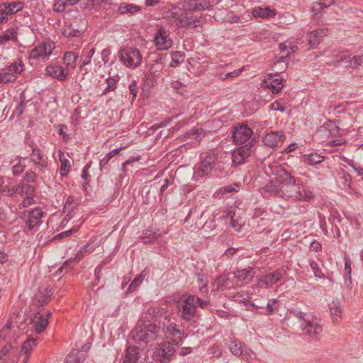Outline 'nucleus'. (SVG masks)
Wrapping results in <instances>:
<instances>
[{
  "label": "nucleus",
  "mask_w": 363,
  "mask_h": 363,
  "mask_svg": "<svg viewBox=\"0 0 363 363\" xmlns=\"http://www.w3.org/2000/svg\"><path fill=\"white\" fill-rule=\"evenodd\" d=\"M96 52L95 48H92L86 54V57L83 60L82 63L79 66L80 70L83 69V67L90 64L91 58Z\"/></svg>",
  "instance_id": "nucleus-52"
},
{
  "label": "nucleus",
  "mask_w": 363,
  "mask_h": 363,
  "mask_svg": "<svg viewBox=\"0 0 363 363\" xmlns=\"http://www.w3.org/2000/svg\"><path fill=\"white\" fill-rule=\"evenodd\" d=\"M78 54L72 51L66 52L63 56V62L66 65L65 69L69 72L70 69H74L76 67Z\"/></svg>",
  "instance_id": "nucleus-32"
},
{
  "label": "nucleus",
  "mask_w": 363,
  "mask_h": 363,
  "mask_svg": "<svg viewBox=\"0 0 363 363\" xmlns=\"http://www.w3.org/2000/svg\"><path fill=\"white\" fill-rule=\"evenodd\" d=\"M16 79V77L15 74L11 72H4L0 74V84L1 83H8L14 82Z\"/></svg>",
  "instance_id": "nucleus-49"
},
{
  "label": "nucleus",
  "mask_w": 363,
  "mask_h": 363,
  "mask_svg": "<svg viewBox=\"0 0 363 363\" xmlns=\"http://www.w3.org/2000/svg\"><path fill=\"white\" fill-rule=\"evenodd\" d=\"M210 301L202 299L193 294L182 295L177 303L178 315L180 319L190 325H196V319L199 317L197 307L202 309H208Z\"/></svg>",
  "instance_id": "nucleus-1"
},
{
  "label": "nucleus",
  "mask_w": 363,
  "mask_h": 363,
  "mask_svg": "<svg viewBox=\"0 0 363 363\" xmlns=\"http://www.w3.org/2000/svg\"><path fill=\"white\" fill-rule=\"evenodd\" d=\"M43 216V212L39 207H36L30 211L27 210L22 212L21 218L26 222V226L29 230H33L35 226L41 225V218Z\"/></svg>",
  "instance_id": "nucleus-12"
},
{
  "label": "nucleus",
  "mask_w": 363,
  "mask_h": 363,
  "mask_svg": "<svg viewBox=\"0 0 363 363\" xmlns=\"http://www.w3.org/2000/svg\"><path fill=\"white\" fill-rule=\"evenodd\" d=\"M36 339L29 338L22 345L21 352L25 354V357L23 359V363H27L28 362L29 355L33 347L36 345Z\"/></svg>",
  "instance_id": "nucleus-33"
},
{
  "label": "nucleus",
  "mask_w": 363,
  "mask_h": 363,
  "mask_svg": "<svg viewBox=\"0 0 363 363\" xmlns=\"http://www.w3.org/2000/svg\"><path fill=\"white\" fill-rule=\"evenodd\" d=\"M286 138L283 131H267L262 138L264 145L269 147H275L279 145Z\"/></svg>",
  "instance_id": "nucleus-17"
},
{
  "label": "nucleus",
  "mask_w": 363,
  "mask_h": 363,
  "mask_svg": "<svg viewBox=\"0 0 363 363\" xmlns=\"http://www.w3.org/2000/svg\"><path fill=\"white\" fill-rule=\"evenodd\" d=\"M55 48V45L52 41L42 42L30 50L28 58L34 60H48Z\"/></svg>",
  "instance_id": "nucleus-8"
},
{
  "label": "nucleus",
  "mask_w": 363,
  "mask_h": 363,
  "mask_svg": "<svg viewBox=\"0 0 363 363\" xmlns=\"http://www.w3.org/2000/svg\"><path fill=\"white\" fill-rule=\"evenodd\" d=\"M67 6L65 0H55L53 4V11L57 13H62Z\"/></svg>",
  "instance_id": "nucleus-50"
},
{
  "label": "nucleus",
  "mask_w": 363,
  "mask_h": 363,
  "mask_svg": "<svg viewBox=\"0 0 363 363\" xmlns=\"http://www.w3.org/2000/svg\"><path fill=\"white\" fill-rule=\"evenodd\" d=\"M20 99H21V102L19 103V104L18 105V106L16 108V112L18 113V115H21L23 113V112L24 111V108L26 106V104L28 101H26L25 96L23 93L21 94Z\"/></svg>",
  "instance_id": "nucleus-60"
},
{
  "label": "nucleus",
  "mask_w": 363,
  "mask_h": 363,
  "mask_svg": "<svg viewBox=\"0 0 363 363\" xmlns=\"http://www.w3.org/2000/svg\"><path fill=\"white\" fill-rule=\"evenodd\" d=\"M323 160V157L317 153L303 155L301 157V161L303 162L312 166L320 164Z\"/></svg>",
  "instance_id": "nucleus-38"
},
{
  "label": "nucleus",
  "mask_w": 363,
  "mask_h": 363,
  "mask_svg": "<svg viewBox=\"0 0 363 363\" xmlns=\"http://www.w3.org/2000/svg\"><path fill=\"white\" fill-rule=\"evenodd\" d=\"M128 146H129V144H128L127 145H125V146H121L118 148L114 149V150L110 151L109 152H108L100 161L99 167H100L101 171L108 170L109 169L108 162L111 160V159L113 158V157H115L116 155H118L121 150H125Z\"/></svg>",
  "instance_id": "nucleus-26"
},
{
  "label": "nucleus",
  "mask_w": 363,
  "mask_h": 363,
  "mask_svg": "<svg viewBox=\"0 0 363 363\" xmlns=\"http://www.w3.org/2000/svg\"><path fill=\"white\" fill-rule=\"evenodd\" d=\"M138 357V347L129 346L126 350L125 357L123 363H137Z\"/></svg>",
  "instance_id": "nucleus-34"
},
{
  "label": "nucleus",
  "mask_w": 363,
  "mask_h": 363,
  "mask_svg": "<svg viewBox=\"0 0 363 363\" xmlns=\"http://www.w3.org/2000/svg\"><path fill=\"white\" fill-rule=\"evenodd\" d=\"M172 87L177 91L178 93L182 94L184 90V84H183L179 81H174L172 83Z\"/></svg>",
  "instance_id": "nucleus-63"
},
{
  "label": "nucleus",
  "mask_w": 363,
  "mask_h": 363,
  "mask_svg": "<svg viewBox=\"0 0 363 363\" xmlns=\"http://www.w3.org/2000/svg\"><path fill=\"white\" fill-rule=\"evenodd\" d=\"M160 236V234H157L156 233H154L152 234L150 233L149 235H147V233H145V235L142 238L143 240V242L147 244V243L153 242Z\"/></svg>",
  "instance_id": "nucleus-55"
},
{
  "label": "nucleus",
  "mask_w": 363,
  "mask_h": 363,
  "mask_svg": "<svg viewBox=\"0 0 363 363\" xmlns=\"http://www.w3.org/2000/svg\"><path fill=\"white\" fill-rule=\"evenodd\" d=\"M164 333V329L156 323L141 322L132 330L131 336L136 342L148 343L152 342Z\"/></svg>",
  "instance_id": "nucleus-2"
},
{
  "label": "nucleus",
  "mask_w": 363,
  "mask_h": 363,
  "mask_svg": "<svg viewBox=\"0 0 363 363\" xmlns=\"http://www.w3.org/2000/svg\"><path fill=\"white\" fill-rule=\"evenodd\" d=\"M0 8L9 18V16L21 11L24 8V3L23 1L4 2L0 4Z\"/></svg>",
  "instance_id": "nucleus-21"
},
{
  "label": "nucleus",
  "mask_w": 363,
  "mask_h": 363,
  "mask_svg": "<svg viewBox=\"0 0 363 363\" xmlns=\"http://www.w3.org/2000/svg\"><path fill=\"white\" fill-rule=\"evenodd\" d=\"M46 75L57 79L60 82L67 80L69 71L60 65H48L45 67Z\"/></svg>",
  "instance_id": "nucleus-20"
},
{
  "label": "nucleus",
  "mask_w": 363,
  "mask_h": 363,
  "mask_svg": "<svg viewBox=\"0 0 363 363\" xmlns=\"http://www.w3.org/2000/svg\"><path fill=\"white\" fill-rule=\"evenodd\" d=\"M330 311L335 323H337L341 317L342 310L340 304L337 301H333L329 305Z\"/></svg>",
  "instance_id": "nucleus-42"
},
{
  "label": "nucleus",
  "mask_w": 363,
  "mask_h": 363,
  "mask_svg": "<svg viewBox=\"0 0 363 363\" xmlns=\"http://www.w3.org/2000/svg\"><path fill=\"white\" fill-rule=\"evenodd\" d=\"M286 271L279 268L275 271L267 272L260 276L257 281V285L262 289H269L280 281L284 277Z\"/></svg>",
  "instance_id": "nucleus-9"
},
{
  "label": "nucleus",
  "mask_w": 363,
  "mask_h": 363,
  "mask_svg": "<svg viewBox=\"0 0 363 363\" xmlns=\"http://www.w3.org/2000/svg\"><path fill=\"white\" fill-rule=\"evenodd\" d=\"M25 165L18 162L16 164L13 165L12 168V173L14 176H19L25 169Z\"/></svg>",
  "instance_id": "nucleus-59"
},
{
  "label": "nucleus",
  "mask_w": 363,
  "mask_h": 363,
  "mask_svg": "<svg viewBox=\"0 0 363 363\" xmlns=\"http://www.w3.org/2000/svg\"><path fill=\"white\" fill-rule=\"evenodd\" d=\"M234 214L232 212L228 213L227 217L230 218V225L235 228L236 230H239L240 229V224L238 222V220L233 218Z\"/></svg>",
  "instance_id": "nucleus-64"
},
{
  "label": "nucleus",
  "mask_w": 363,
  "mask_h": 363,
  "mask_svg": "<svg viewBox=\"0 0 363 363\" xmlns=\"http://www.w3.org/2000/svg\"><path fill=\"white\" fill-rule=\"evenodd\" d=\"M17 34L16 28H10L7 29L3 33L0 34V45H4L10 40H16Z\"/></svg>",
  "instance_id": "nucleus-40"
},
{
  "label": "nucleus",
  "mask_w": 363,
  "mask_h": 363,
  "mask_svg": "<svg viewBox=\"0 0 363 363\" xmlns=\"http://www.w3.org/2000/svg\"><path fill=\"white\" fill-rule=\"evenodd\" d=\"M197 283L199 290L203 293H207V285L208 284V277L202 274H197Z\"/></svg>",
  "instance_id": "nucleus-46"
},
{
  "label": "nucleus",
  "mask_w": 363,
  "mask_h": 363,
  "mask_svg": "<svg viewBox=\"0 0 363 363\" xmlns=\"http://www.w3.org/2000/svg\"><path fill=\"white\" fill-rule=\"evenodd\" d=\"M9 72L12 74H19L23 70V65L21 63H12L8 68Z\"/></svg>",
  "instance_id": "nucleus-53"
},
{
  "label": "nucleus",
  "mask_w": 363,
  "mask_h": 363,
  "mask_svg": "<svg viewBox=\"0 0 363 363\" xmlns=\"http://www.w3.org/2000/svg\"><path fill=\"white\" fill-rule=\"evenodd\" d=\"M142 281H143L140 279V277H135L131 282L130 285L129 286L128 292L131 293L134 291L140 285Z\"/></svg>",
  "instance_id": "nucleus-61"
},
{
  "label": "nucleus",
  "mask_w": 363,
  "mask_h": 363,
  "mask_svg": "<svg viewBox=\"0 0 363 363\" xmlns=\"http://www.w3.org/2000/svg\"><path fill=\"white\" fill-rule=\"evenodd\" d=\"M106 82H107V86L103 91V94H106L109 91H113V90H115V89L116 87V80L114 79L109 77L106 79Z\"/></svg>",
  "instance_id": "nucleus-57"
},
{
  "label": "nucleus",
  "mask_w": 363,
  "mask_h": 363,
  "mask_svg": "<svg viewBox=\"0 0 363 363\" xmlns=\"http://www.w3.org/2000/svg\"><path fill=\"white\" fill-rule=\"evenodd\" d=\"M183 7L188 11H202L209 9L211 4L209 0H185Z\"/></svg>",
  "instance_id": "nucleus-19"
},
{
  "label": "nucleus",
  "mask_w": 363,
  "mask_h": 363,
  "mask_svg": "<svg viewBox=\"0 0 363 363\" xmlns=\"http://www.w3.org/2000/svg\"><path fill=\"white\" fill-rule=\"evenodd\" d=\"M244 71V67L235 69L233 71H229L228 72L225 74V77L226 79H234L237 77H238L242 72Z\"/></svg>",
  "instance_id": "nucleus-58"
},
{
  "label": "nucleus",
  "mask_w": 363,
  "mask_h": 363,
  "mask_svg": "<svg viewBox=\"0 0 363 363\" xmlns=\"http://www.w3.org/2000/svg\"><path fill=\"white\" fill-rule=\"evenodd\" d=\"M242 359L247 363H257L259 359L257 357L256 353L248 347H245L243 350Z\"/></svg>",
  "instance_id": "nucleus-44"
},
{
  "label": "nucleus",
  "mask_w": 363,
  "mask_h": 363,
  "mask_svg": "<svg viewBox=\"0 0 363 363\" xmlns=\"http://www.w3.org/2000/svg\"><path fill=\"white\" fill-rule=\"evenodd\" d=\"M218 162V155L215 153H207L201 157V160L194 167V177H203L208 175Z\"/></svg>",
  "instance_id": "nucleus-5"
},
{
  "label": "nucleus",
  "mask_w": 363,
  "mask_h": 363,
  "mask_svg": "<svg viewBox=\"0 0 363 363\" xmlns=\"http://www.w3.org/2000/svg\"><path fill=\"white\" fill-rule=\"evenodd\" d=\"M327 33V28H320L310 32L308 35V41L310 47L311 48H316Z\"/></svg>",
  "instance_id": "nucleus-22"
},
{
  "label": "nucleus",
  "mask_w": 363,
  "mask_h": 363,
  "mask_svg": "<svg viewBox=\"0 0 363 363\" xmlns=\"http://www.w3.org/2000/svg\"><path fill=\"white\" fill-rule=\"evenodd\" d=\"M284 79L277 78L276 75L268 74L262 82V87L269 89L273 94L279 93L284 87Z\"/></svg>",
  "instance_id": "nucleus-18"
},
{
  "label": "nucleus",
  "mask_w": 363,
  "mask_h": 363,
  "mask_svg": "<svg viewBox=\"0 0 363 363\" xmlns=\"http://www.w3.org/2000/svg\"><path fill=\"white\" fill-rule=\"evenodd\" d=\"M227 345L231 353L235 356L240 357L244 352L245 348H243L242 342L235 337H230Z\"/></svg>",
  "instance_id": "nucleus-27"
},
{
  "label": "nucleus",
  "mask_w": 363,
  "mask_h": 363,
  "mask_svg": "<svg viewBox=\"0 0 363 363\" xmlns=\"http://www.w3.org/2000/svg\"><path fill=\"white\" fill-rule=\"evenodd\" d=\"M313 198L314 194L312 189L303 185V182L301 180L300 184L298 185V191L297 192L295 201L308 202L313 199Z\"/></svg>",
  "instance_id": "nucleus-23"
},
{
  "label": "nucleus",
  "mask_w": 363,
  "mask_h": 363,
  "mask_svg": "<svg viewBox=\"0 0 363 363\" xmlns=\"http://www.w3.org/2000/svg\"><path fill=\"white\" fill-rule=\"evenodd\" d=\"M159 312V308L155 306L149 307L146 311L143 313L141 322H146L147 323H155V322L157 320Z\"/></svg>",
  "instance_id": "nucleus-30"
},
{
  "label": "nucleus",
  "mask_w": 363,
  "mask_h": 363,
  "mask_svg": "<svg viewBox=\"0 0 363 363\" xmlns=\"http://www.w3.org/2000/svg\"><path fill=\"white\" fill-rule=\"evenodd\" d=\"M30 162L35 167L40 174L45 173L48 166V158L38 147L32 148V152L30 154Z\"/></svg>",
  "instance_id": "nucleus-13"
},
{
  "label": "nucleus",
  "mask_w": 363,
  "mask_h": 363,
  "mask_svg": "<svg viewBox=\"0 0 363 363\" xmlns=\"http://www.w3.org/2000/svg\"><path fill=\"white\" fill-rule=\"evenodd\" d=\"M18 185V194L22 197L34 195L35 188L34 186L20 182Z\"/></svg>",
  "instance_id": "nucleus-39"
},
{
  "label": "nucleus",
  "mask_w": 363,
  "mask_h": 363,
  "mask_svg": "<svg viewBox=\"0 0 363 363\" xmlns=\"http://www.w3.org/2000/svg\"><path fill=\"white\" fill-rule=\"evenodd\" d=\"M86 359L84 351L72 350L66 357L65 363H84Z\"/></svg>",
  "instance_id": "nucleus-29"
},
{
  "label": "nucleus",
  "mask_w": 363,
  "mask_h": 363,
  "mask_svg": "<svg viewBox=\"0 0 363 363\" xmlns=\"http://www.w3.org/2000/svg\"><path fill=\"white\" fill-rule=\"evenodd\" d=\"M185 54L181 51H174L171 54L172 62L170 67H178L184 60Z\"/></svg>",
  "instance_id": "nucleus-45"
},
{
  "label": "nucleus",
  "mask_w": 363,
  "mask_h": 363,
  "mask_svg": "<svg viewBox=\"0 0 363 363\" xmlns=\"http://www.w3.org/2000/svg\"><path fill=\"white\" fill-rule=\"evenodd\" d=\"M252 142L235 148L231 152L232 164L238 167L245 164L252 152Z\"/></svg>",
  "instance_id": "nucleus-10"
},
{
  "label": "nucleus",
  "mask_w": 363,
  "mask_h": 363,
  "mask_svg": "<svg viewBox=\"0 0 363 363\" xmlns=\"http://www.w3.org/2000/svg\"><path fill=\"white\" fill-rule=\"evenodd\" d=\"M229 278L225 275L218 277L213 281V285L216 289L228 285Z\"/></svg>",
  "instance_id": "nucleus-47"
},
{
  "label": "nucleus",
  "mask_w": 363,
  "mask_h": 363,
  "mask_svg": "<svg viewBox=\"0 0 363 363\" xmlns=\"http://www.w3.org/2000/svg\"><path fill=\"white\" fill-rule=\"evenodd\" d=\"M310 266L313 269L314 274L316 277L322 278L323 277V273L319 269L318 264L315 261H311L310 262Z\"/></svg>",
  "instance_id": "nucleus-56"
},
{
  "label": "nucleus",
  "mask_w": 363,
  "mask_h": 363,
  "mask_svg": "<svg viewBox=\"0 0 363 363\" xmlns=\"http://www.w3.org/2000/svg\"><path fill=\"white\" fill-rule=\"evenodd\" d=\"M4 187H6V191H4L6 193V196L13 197L18 194V185L13 186L11 188H9L8 186H5Z\"/></svg>",
  "instance_id": "nucleus-62"
},
{
  "label": "nucleus",
  "mask_w": 363,
  "mask_h": 363,
  "mask_svg": "<svg viewBox=\"0 0 363 363\" xmlns=\"http://www.w3.org/2000/svg\"><path fill=\"white\" fill-rule=\"evenodd\" d=\"M252 270V269L251 267H248V269H238L233 272V274L235 278L238 281H250L254 277Z\"/></svg>",
  "instance_id": "nucleus-35"
},
{
  "label": "nucleus",
  "mask_w": 363,
  "mask_h": 363,
  "mask_svg": "<svg viewBox=\"0 0 363 363\" xmlns=\"http://www.w3.org/2000/svg\"><path fill=\"white\" fill-rule=\"evenodd\" d=\"M51 315V312L47 310H42L33 315L31 321L37 333H40L46 328Z\"/></svg>",
  "instance_id": "nucleus-16"
},
{
  "label": "nucleus",
  "mask_w": 363,
  "mask_h": 363,
  "mask_svg": "<svg viewBox=\"0 0 363 363\" xmlns=\"http://www.w3.org/2000/svg\"><path fill=\"white\" fill-rule=\"evenodd\" d=\"M266 191L281 197V178L277 177L275 179L271 181V182L267 185Z\"/></svg>",
  "instance_id": "nucleus-37"
},
{
  "label": "nucleus",
  "mask_w": 363,
  "mask_h": 363,
  "mask_svg": "<svg viewBox=\"0 0 363 363\" xmlns=\"http://www.w3.org/2000/svg\"><path fill=\"white\" fill-rule=\"evenodd\" d=\"M281 172L282 174L280 175L281 197L295 201L301 179L292 176L287 171H281Z\"/></svg>",
  "instance_id": "nucleus-4"
},
{
  "label": "nucleus",
  "mask_w": 363,
  "mask_h": 363,
  "mask_svg": "<svg viewBox=\"0 0 363 363\" xmlns=\"http://www.w3.org/2000/svg\"><path fill=\"white\" fill-rule=\"evenodd\" d=\"M263 164L264 166V172L267 175H277V177L280 178V175H282L281 171H286L277 162H270L264 160Z\"/></svg>",
  "instance_id": "nucleus-28"
},
{
  "label": "nucleus",
  "mask_w": 363,
  "mask_h": 363,
  "mask_svg": "<svg viewBox=\"0 0 363 363\" xmlns=\"http://www.w3.org/2000/svg\"><path fill=\"white\" fill-rule=\"evenodd\" d=\"M202 24V18L191 16L188 13H182L179 16L177 22V26L184 28L187 30L194 29Z\"/></svg>",
  "instance_id": "nucleus-15"
},
{
  "label": "nucleus",
  "mask_w": 363,
  "mask_h": 363,
  "mask_svg": "<svg viewBox=\"0 0 363 363\" xmlns=\"http://www.w3.org/2000/svg\"><path fill=\"white\" fill-rule=\"evenodd\" d=\"M60 173L62 177L67 176L71 167L70 161L65 157L64 154L60 151Z\"/></svg>",
  "instance_id": "nucleus-41"
},
{
  "label": "nucleus",
  "mask_w": 363,
  "mask_h": 363,
  "mask_svg": "<svg viewBox=\"0 0 363 363\" xmlns=\"http://www.w3.org/2000/svg\"><path fill=\"white\" fill-rule=\"evenodd\" d=\"M344 62H345L346 66L354 68L362 65V63H363V56L355 55L352 57H342L340 60H337V63L340 64Z\"/></svg>",
  "instance_id": "nucleus-36"
},
{
  "label": "nucleus",
  "mask_w": 363,
  "mask_h": 363,
  "mask_svg": "<svg viewBox=\"0 0 363 363\" xmlns=\"http://www.w3.org/2000/svg\"><path fill=\"white\" fill-rule=\"evenodd\" d=\"M119 60L127 67L135 68L142 62V54L135 48H125L119 51Z\"/></svg>",
  "instance_id": "nucleus-6"
},
{
  "label": "nucleus",
  "mask_w": 363,
  "mask_h": 363,
  "mask_svg": "<svg viewBox=\"0 0 363 363\" xmlns=\"http://www.w3.org/2000/svg\"><path fill=\"white\" fill-rule=\"evenodd\" d=\"M33 196L34 195L23 197V199L21 203L18 204V208L21 209L34 203Z\"/></svg>",
  "instance_id": "nucleus-54"
},
{
  "label": "nucleus",
  "mask_w": 363,
  "mask_h": 363,
  "mask_svg": "<svg viewBox=\"0 0 363 363\" xmlns=\"http://www.w3.org/2000/svg\"><path fill=\"white\" fill-rule=\"evenodd\" d=\"M140 6H138L128 3H123L119 6L118 12L121 14H124L127 13H134L140 11Z\"/></svg>",
  "instance_id": "nucleus-43"
},
{
  "label": "nucleus",
  "mask_w": 363,
  "mask_h": 363,
  "mask_svg": "<svg viewBox=\"0 0 363 363\" xmlns=\"http://www.w3.org/2000/svg\"><path fill=\"white\" fill-rule=\"evenodd\" d=\"M167 333L176 345L179 343L183 337L182 331L175 323H170L167 327Z\"/></svg>",
  "instance_id": "nucleus-31"
},
{
  "label": "nucleus",
  "mask_w": 363,
  "mask_h": 363,
  "mask_svg": "<svg viewBox=\"0 0 363 363\" xmlns=\"http://www.w3.org/2000/svg\"><path fill=\"white\" fill-rule=\"evenodd\" d=\"M298 320L299 327L303 335L318 339L323 328L318 323V320L312 314L304 313L298 310H293L290 312Z\"/></svg>",
  "instance_id": "nucleus-3"
},
{
  "label": "nucleus",
  "mask_w": 363,
  "mask_h": 363,
  "mask_svg": "<svg viewBox=\"0 0 363 363\" xmlns=\"http://www.w3.org/2000/svg\"><path fill=\"white\" fill-rule=\"evenodd\" d=\"M154 43L157 50H167L173 45L170 32L165 28L159 27L154 35Z\"/></svg>",
  "instance_id": "nucleus-11"
},
{
  "label": "nucleus",
  "mask_w": 363,
  "mask_h": 363,
  "mask_svg": "<svg viewBox=\"0 0 363 363\" xmlns=\"http://www.w3.org/2000/svg\"><path fill=\"white\" fill-rule=\"evenodd\" d=\"M253 133V130L244 123L233 126L232 130L233 143L235 145H243L252 141L254 145Z\"/></svg>",
  "instance_id": "nucleus-7"
},
{
  "label": "nucleus",
  "mask_w": 363,
  "mask_h": 363,
  "mask_svg": "<svg viewBox=\"0 0 363 363\" xmlns=\"http://www.w3.org/2000/svg\"><path fill=\"white\" fill-rule=\"evenodd\" d=\"M266 310H267L266 315H271L274 312L277 311L278 310V304H277V299H275V298L270 299L267 304Z\"/></svg>",
  "instance_id": "nucleus-51"
},
{
  "label": "nucleus",
  "mask_w": 363,
  "mask_h": 363,
  "mask_svg": "<svg viewBox=\"0 0 363 363\" xmlns=\"http://www.w3.org/2000/svg\"><path fill=\"white\" fill-rule=\"evenodd\" d=\"M252 14L255 18H270L277 15V11L269 6H257L252 9Z\"/></svg>",
  "instance_id": "nucleus-24"
},
{
  "label": "nucleus",
  "mask_w": 363,
  "mask_h": 363,
  "mask_svg": "<svg viewBox=\"0 0 363 363\" xmlns=\"http://www.w3.org/2000/svg\"><path fill=\"white\" fill-rule=\"evenodd\" d=\"M174 347L169 342H163L158 346L153 353V359L161 363H168L174 354Z\"/></svg>",
  "instance_id": "nucleus-14"
},
{
  "label": "nucleus",
  "mask_w": 363,
  "mask_h": 363,
  "mask_svg": "<svg viewBox=\"0 0 363 363\" xmlns=\"http://www.w3.org/2000/svg\"><path fill=\"white\" fill-rule=\"evenodd\" d=\"M85 28L79 27L76 21L71 23L69 25L66 26L63 29L62 33L65 37H79L84 33Z\"/></svg>",
  "instance_id": "nucleus-25"
},
{
  "label": "nucleus",
  "mask_w": 363,
  "mask_h": 363,
  "mask_svg": "<svg viewBox=\"0 0 363 363\" xmlns=\"http://www.w3.org/2000/svg\"><path fill=\"white\" fill-rule=\"evenodd\" d=\"M340 180L342 184L344 186L345 189H349L350 188L352 184V177L349 173L342 170Z\"/></svg>",
  "instance_id": "nucleus-48"
}]
</instances>
